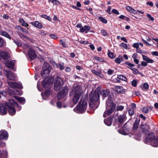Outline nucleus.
I'll use <instances>...</instances> for the list:
<instances>
[{
  "label": "nucleus",
  "mask_w": 158,
  "mask_h": 158,
  "mask_svg": "<svg viewBox=\"0 0 158 158\" xmlns=\"http://www.w3.org/2000/svg\"><path fill=\"white\" fill-rule=\"evenodd\" d=\"M94 59L98 62H102L104 61L103 59L98 56H95L94 57Z\"/></svg>",
  "instance_id": "37"
},
{
  "label": "nucleus",
  "mask_w": 158,
  "mask_h": 158,
  "mask_svg": "<svg viewBox=\"0 0 158 158\" xmlns=\"http://www.w3.org/2000/svg\"><path fill=\"white\" fill-rule=\"evenodd\" d=\"M19 21L21 23L22 25L23 26L25 27H27L29 26L28 24L26 23L24 20L22 18H20L19 19Z\"/></svg>",
  "instance_id": "27"
},
{
  "label": "nucleus",
  "mask_w": 158,
  "mask_h": 158,
  "mask_svg": "<svg viewBox=\"0 0 158 158\" xmlns=\"http://www.w3.org/2000/svg\"><path fill=\"white\" fill-rule=\"evenodd\" d=\"M118 78L121 80L125 81H126L127 80V78L125 76L122 75L118 76Z\"/></svg>",
  "instance_id": "40"
},
{
  "label": "nucleus",
  "mask_w": 158,
  "mask_h": 158,
  "mask_svg": "<svg viewBox=\"0 0 158 158\" xmlns=\"http://www.w3.org/2000/svg\"><path fill=\"white\" fill-rule=\"evenodd\" d=\"M115 91L118 94L123 93L125 92V90L122 86H117L115 87Z\"/></svg>",
  "instance_id": "17"
},
{
  "label": "nucleus",
  "mask_w": 158,
  "mask_h": 158,
  "mask_svg": "<svg viewBox=\"0 0 158 158\" xmlns=\"http://www.w3.org/2000/svg\"><path fill=\"white\" fill-rule=\"evenodd\" d=\"M63 80L58 77H56L55 79L54 84V89L58 91L63 85Z\"/></svg>",
  "instance_id": "5"
},
{
  "label": "nucleus",
  "mask_w": 158,
  "mask_h": 158,
  "mask_svg": "<svg viewBox=\"0 0 158 158\" xmlns=\"http://www.w3.org/2000/svg\"><path fill=\"white\" fill-rule=\"evenodd\" d=\"M68 89L67 87H63L62 90L59 92L57 95V98L58 99H61L65 97L68 94Z\"/></svg>",
  "instance_id": "8"
},
{
  "label": "nucleus",
  "mask_w": 158,
  "mask_h": 158,
  "mask_svg": "<svg viewBox=\"0 0 158 158\" xmlns=\"http://www.w3.org/2000/svg\"><path fill=\"white\" fill-rule=\"evenodd\" d=\"M99 19L101 21L105 23H107V20L102 17H99Z\"/></svg>",
  "instance_id": "41"
},
{
  "label": "nucleus",
  "mask_w": 158,
  "mask_h": 158,
  "mask_svg": "<svg viewBox=\"0 0 158 158\" xmlns=\"http://www.w3.org/2000/svg\"><path fill=\"white\" fill-rule=\"evenodd\" d=\"M10 55L9 53L5 51H2L0 50V58L5 60L9 58Z\"/></svg>",
  "instance_id": "10"
},
{
  "label": "nucleus",
  "mask_w": 158,
  "mask_h": 158,
  "mask_svg": "<svg viewBox=\"0 0 158 158\" xmlns=\"http://www.w3.org/2000/svg\"><path fill=\"white\" fill-rule=\"evenodd\" d=\"M141 87V88L143 89L147 90L149 88V85L147 83H144L143 86L140 85Z\"/></svg>",
  "instance_id": "36"
},
{
  "label": "nucleus",
  "mask_w": 158,
  "mask_h": 158,
  "mask_svg": "<svg viewBox=\"0 0 158 158\" xmlns=\"http://www.w3.org/2000/svg\"><path fill=\"white\" fill-rule=\"evenodd\" d=\"M152 54L153 55H155L158 56V52L156 51L153 52H152Z\"/></svg>",
  "instance_id": "64"
},
{
  "label": "nucleus",
  "mask_w": 158,
  "mask_h": 158,
  "mask_svg": "<svg viewBox=\"0 0 158 158\" xmlns=\"http://www.w3.org/2000/svg\"><path fill=\"white\" fill-rule=\"evenodd\" d=\"M142 40L145 44H147L148 46H150L152 45V44H150L149 43H148L147 41L143 39H142Z\"/></svg>",
  "instance_id": "60"
},
{
  "label": "nucleus",
  "mask_w": 158,
  "mask_h": 158,
  "mask_svg": "<svg viewBox=\"0 0 158 158\" xmlns=\"http://www.w3.org/2000/svg\"><path fill=\"white\" fill-rule=\"evenodd\" d=\"M126 8L127 10L131 13L134 14H135L136 13V11L135 10L129 6H126Z\"/></svg>",
  "instance_id": "30"
},
{
  "label": "nucleus",
  "mask_w": 158,
  "mask_h": 158,
  "mask_svg": "<svg viewBox=\"0 0 158 158\" xmlns=\"http://www.w3.org/2000/svg\"><path fill=\"white\" fill-rule=\"evenodd\" d=\"M71 71L70 68L69 67H67L65 68V71L66 72H70Z\"/></svg>",
  "instance_id": "58"
},
{
  "label": "nucleus",
  "mask_w": 158,
  "mask_h": 158,
  "mask_svg": "<svg viewBox=\"0 0 158 158\" xmlns=\"http://www.w3.org/2000/svg\"><path fill=\"white\" fill-rule=\"evenodd\" d=\"M111 7L110 6H109L108 7L107 10H106V11L107 12L108 14H111L110 10H111Z\"/></svg>",
  "instance_id": "62"
},
{
  "label": "nucleus",
  "mask_w": 158,
  "mask_h": 158,
  "mask_svg": "<svg viewBox=\"0 0 158 158\" xmlns=\"http://www.w3.org/2000/svg\"><path fill=\"white\" fill-rule=\"evenodd\" d=\"M18 35L22 39H27V37L23 34L21 33H18Z\"/></svg>",
  "instance_id": "48"
},
{
  "label": "nucleus",
  "mask_w": 158,
  "mask_h": 158,
  "mask_svg": "<svg viewBox=\"0 0 158 158\" xmlns=\"http://www.w3.org/2000/svg\"><path fill=\"white\" fill-rule=\"evenodd\" d=\"M51 93V92L50 90H47L45 91L44 94V95L48 97L50 95Z\"/></svg>",
  "instance_id": "44"
},
{
  "label": "nucleus",
  "mask_w": 158,
  "mask_h": 158,
  "mask_svg": "<svg viewBox=\"0 0 158 158\" xmlns=\"http://www.w3.org/2000/svg\"><path fill=\"white\" fill-rule=\"evenodd\" d=\"M61 70H63L64 69V63H59L58 67Z\"/></svg>",
  "instance_id": "46"
},
{
  "label": "nucleus",
  "mask_w": 158,
  "mask_h": 158,
  "mask_svg": "<svg viewBox=\"0 0 158 158\" xmlns=\"http://www.w3.org/2000/svg\"><path fill=\"white\" fill-rule=\"evenodd\" d=\"M4 73L8 80H15L17 78L16 76L10 70L8 71L4 69Z\"/></svg>",
  "instance_id": "7"
},
{
  "label": "nucleus",
  "mask_w": 158,
  "mask_h": 158,
  "mask_svg": "<svg viewBox=\"0 0 158 158\" xmlns=\"http://www.w3.org/2000/svg\"><path fill=\"white\" fill-rule=\"evenodd\" d=\"M56 106H57L59 108H61L62 107L61 103L59 102H57Z\"/></svg>",
  "instance_id": "61"
},
{
  "label": "nucleus",
  "mask_w": 158,
  "mask_h": 158,
  "mask_svg": "<svg viewBox=\"0 0 158 158\" xmlns=\"http://www.w3.org/2000/svg\"><path fill=\"white\" fill-rule=\"evenodd\" d=\"M7 107L11 115H13L15 113V110L14 106L9 105Z\"/></svg>",
  "instance_id": "19"
},
{
  "label": "nucleus",
  "mask_w": 158,
  "mask_h": 158,
  "mask_svg": "<svg viewBox=\"0 0 158 158\" xmlns=\"http://www.w3.org/2000/svg\"><path fill=\"white\" fill-rule=\"evenodd\" d=\"M16 28L18 30L22 31L23 32L25 33L26 34H28V32L25 29L22 27L20 26H17L16 27Z\"/></svg>",
  "instance_id": "24"
},
{
  "label": "nucleus",
  "mask_w": 158,
  "mask_h": 158,
  "mask_svg": "<svg viewBox=\"0 0 158 158\" xmlns=\"http://www.w3.org/2000/svg\"><path fill=\"white\" fill-rule=\"evenodd\" d=\"M15 105H17V104L13 100H10L9 103H7L5 104L6 106L7 107L9 105L14 106Z\"/></svg>",
  "instance_id": "28"
},
{
  "label": "nucleus",
  "mask_w": 158,
  "mask_h": 158,
  "mask_svg": "<svg viewBox=\"0 0 158 158\" xmlns=\"http://www.w3.org/2000/svg\"><path fill=\"white\" fill-rule=\"evenodd\" d=\"M52 70V68L50 66L48 63H45L43 65L42 70L41 72V75L42 77L44 78H46L49 75L51 71Z\"/></svg>",
  "instance_id": "3"
},
{
  "label": "nucleus",
  "mask_w": 158,
  "mask_h": 158,
  "mask_svg": "<svg viewBox=\"0 0 158 158\" xmlns=\"http://www.w3.org/2000/svg\"><path fill=\"white\" fill-rule=\"evenodd\" d=\"M42 17L46 19L49 21H50L51 20V18L49 16H47L46 15H42Z\"/></svg>",
  "instance_id": "49"
},
{
  "label": "nucleus",
  "mask_w": 158,
  "mask_h": 158,
  "mask_svg": "<svg viewBox=\"0 0 158 158\" xmlns=\"http://www.w3.org/2000/svg\"><path fill=\"white\" fill-rule=\"evenodd\" d=\"M123 60V57L119 56L118 57L116 58L115 59V61L116 63L118 64H120L121 61Z\"/></svg>",
  "instance_id": "32"
},
{
  "label": "nucleus",
  "mask_w": 158,
  "mask_h": 158,
  "mask_svg": "<svg viewBox=\"0 0 158 158\" xmlns=\"http://www.w3.org/2000/svg\"><path fill=\"white\" fill-rule=\"evenodd\" d=\"M31 23L34 27L40 29L42 27V24L38 21H35V22H32Z\"/></svg>",
  "instance_id": "23"
},
{
  "label": "nucleus",
  "mask_w": 158,
  "mask_h": 158,
  "mask_svg": "<svg viewBox=\"0 0 158 158\" xmlns=\"http://www.w3.org/2000/svg\"><path fill=\"white\" fill-rule=\"evenodd\" d=\"M147 16L148 19L151 21H153L154 20V18L153 17H152L151 15L149 14H147Z\"/></svg>",
  "instance_id": "50"
},
{
  "label": "nucleus",
  "mask_w": 158,
  "mask_h": 158,
  "mask_svg": "<svg viewBox=\"0 0 158 158\" xmlns=\"http://www.w3.org/2000/svg\"><path fill=\"white\" fill-rule=\"evenodd\" d=\"M108 55L109 57L112 59L114 58L115 57V56L114 55V53L112 52H108Z\"/></svg>",
  "instance_id": "39"
},
{
  "label": "nucleus",
  "mask_w": 158,
  "mask_h": 158,
  "mask_svg": "<svg viewBox=\"0 0 158 158\" xmlns=\"http://www.w3.org/2000/svg\"><path fill=\"white\" fill-rule=\"evenodd\" d=\"M123 106H118L117 107V110H122L123 109Z\"/></svg>",
  "instance_id": "55"
},
{
  "label": "nucleus",
  "mask_w": 158,
  "mask_h": 158,
  "mask_svg": "<svg viewBox=\"0 0 158 158\" xmlns=\"http://www.w3.org/2000/svg\"><path fill=\"white\" fill-rule=\"evenodd\" d=\"M138 54L137 53H134L132 57L134 59V61L137 64H138V60L137 59Z\"/></svg>",
  "instance_id": "33"
},
{
  "label": "nucleus",
  "mask_w": 158,
  "mask_h": 158,
  "mask_svg": "<svg viewBox=\"0 0 158 158\" xmlns=\"http://www.w3.org/2000/svg\"><path fill=\"white\" fill-rule=\"evenodd\" d=\"M8 137V134L6 131H3L0 135V139H6Z\"/></svg>",
  "instance_id": "21"
},
{
  "label": "nucleus",
  "mask_w": 158,
  "mask_h": 158,
  "mask_svg": "<svg viewBox=\"0 0 158 158\" xmlns=\"http://www.w3.org/2000/svg\"><path fill=\"white\" fill-rule=\"evenodd\" d=\"M6 106L3 104H0V113L1 114L4 115L7 113Z\"/></svg>",
  "instance_id": "14"
},
{
  "label": "nucleus",
  "mask_w": 158,
  "mask_h": 158,
  "mask_svg": "<svg viewBox=\"0 0 158 158\" xmlns=\"http://www.w3.org/2000/svg\"><path fill=\"white\" fill-rule=\"evenodd\" d=\"M92 72L97 76H99L101 77H103V75L101 74L100 72L97 71L95 70H92Z\"/></svg>",
  "instance_id": "35"
},
{
  "label": "nucleus",
  "mask_w": 158,
  "mask_h": 158,
  "mask_svg": "<svg viewBox=\"0 0 158 158\" xmlns=\"http://www.w3.org/2000/svg\"><path fill=\"white\" fill-rule=\"evenodd\" d=\"M14 42L18 46H21L22 45L21 43L19 40H14Z\"/></svg>",
  "instance_id": "43"
},
{
  "label": "nucleus",
  "mask_w": 158,
  "mask_h": 158,
  "mask_svg": "<svg viewBox=\"0 0 158 158\" xmlns=\"http://www.w3.org/2000/svg\"><path fill=\"white\" fill-rule=\"evenodd\" d=\"M145 140L150 143V145L155 147H158V136H155L153 132H151L145 137Z\"/></svg>",
  "instance_id": "2"
},
{
  "label": "nucleus",
  "mask_w": 158,
  "mask_h": 158,
  "mask_svg": "<svg viewBox=\"0 0 158 158\" xmlns=\"http://www.w3.org/2000/svg\"><path fill=\"white\" fill-rule=\"evenodd\" d=\"M15 63V60H13L11 61H8L5 63L6 66L8 68L12 69Z\"/></svg>",
  "instance_id": "13"
},
{
  "label": "nucleus",
  "mask_w": 158,
  "mask_h": 158,
  "mask_svg": "<svg viewBox=\"0 0 158 158\" xmlns=\"http://www.w3.org/2000/svg\"><path fill=\"white\" fill-rule=\"evenodd\" d=\"M82 92L83 91L80 86L77 84L73 85L69 95L70 96L72 97V101L74 104L77 103Z\"/></svg>",
  "instance_id": "1"
},
{
  "label": "nucleus",
  "mask_w": 158,
  "mask_h": 158,
  "mask_svg": "<svg viewBox=\"0 0 158 158\" xmlns=\"http://www.w3.org/2000/svg\"><path fill=\"white\" fill-rule=\"evenodd\" d=\"M99 98L98 92L96 90L94 93H90L89 94V98L91 100L94 101L95 102H97Z\"/></svg>",
  "instance_id": "9"
},
{
  "label": "nucleus",
  "mask_w": 158,
  "mask_h": 158,
  "mask_svg": "<svg viewBox=\"0 0 158 158\" xmlns=\"http://www.w3.org/2000/svg\"><path fill=\"white\" fill-rule=\"evenodd\" d=\"M138 127V121L137 119L135 121L133 127V131H136L137 130Z\"/></svg>",
  "instance_id": "31"
},
{
  "label": "nucleus",
  "mask_w": 158,
  "mask_h": 158,
  "mask_svg": "<svg viewBox=\"0 0 158 158\" xmlns=\"http://www.w3.org/2000/svg\"><path fill=\"white\" fill-rule=\"evenodd\" d=\"M0 35H3L9 39H10V37L9 34L6 31H2L1 32Z\"/></svg>",
  "instance_id": "34"
},
{
  "label": "nucleus",
  "mask_w": 158,
  "mask_h": 158,
  "mask_svg": "<svg viewBox=\"0 0 158 158\" xmlns=\"http://www.w3.org/2000/svg\"><path fill=\"white\" fill-rule=\"evenodd\" d=\"M125 64L127 65V66L128 68L130 69H132V67L134 66V65L133 64H131L128 62H126L125 63Z\"/></svg>",
  "instance_id": "38"
},
{
  "label": "nucleus",
  "mask_w": 158,
  "mask_h": 158,
  "mask_svg": "<svg viewBox=\"0 0 158 158\" xmlns=\"http://www.w3.org/2000/svg\"><path fill=\"white\" fill-rule=\"evenodd\" d=\"M60 44L64 47H67V45L66 44L65 42L63 41L62 40H60Z\"/></svg>",
  "instance_id": "45"
},
{
  "label": "nucleus",
  "mask_w": 158,
  "mask_h": 158,
  "mask_svg": "<svg viewBox=\"0 0 158 158\" xmlns=\"http://www.w3.org/2000/svg\"><path fill=\"white\" fill-rule=\"evenodd\" d=\"M8 85L12 88L22 89L23 86L20 84L16 83L9 82H8Z\"/></svg>",
  "instance_id": "12"
},
{
  "label": "nucleus",
  "mask_w": 158,
  "mask_h": 158,
  "mask_svg": "<svg viewBox=\"0 0 158 158\" xmlns=\"http://www.w3.org/2000/svg\"><path fill=\"white\" fill-rule=\"evenodd\" d=\"M115 105L113 103L107 102L106 103V110L104 113L103 117H106L107 115H109L114 110Z\"/></svg>",
  "instance_id": "4"
},
{
  "label": "nucleus",
  "mask_w": 158,
  "mask_h": 158,
  "mask_svg": "<svg viewBox=\"0 0 158 158\" xmlns=\"http://www.w3.org/2000/svg\"><path fill=\"white\" fill-rule=\"evenodd\" d=\"M50 37L53 39H56L57 38L56 35L54 34H51L50 35Z\"/></svg>",
  "instance_id": "54"
},
{
  "label": "nucleus",
  "mask_w": 158,
  "mask_h": 158,
  "mask_svg": "<svg viewBox=\"0 0 158 158\" xmlns=\"http://www.w3.org/2000/svg\"><path fill=\"white\" fill-rule=\"evenodd\" d=\"M114 71L113 70L109 69L107 71V73L109 75H112Z\"/></svg>",
  "instance_id": "59"
},
{
  "label": "nucleus",
  "mask_w": 158,
  "mask_h": 158,
  "mask_svg": "<svg viewBox=\"0 0 158 158\" xmlns=\"http://www.w3.org/2000/svg\"><path fill=\"white\" fill-rule=\"evenodd\" d=\"M142 131L143 133L146 134L148 131V126L146 124H142L141 127Z\"/></svg>",
  "instance_id": "26"
},
{
  "label": "nucleus",
  "mask_w": 158,
  "mask_h": 158,
  "mask_svg": "<svg viewBox=\"0 0 158 158\" xmlns=\"http://www.w3.org/2000/svg\"><path fill=\"white\" fill-rule=\"evenodd\" d=\"M14 97L19 103L22 104H23L24 103L25 101L24 98L22 97H19L17 96H15Z\"/></svg>",
  "instance_id": "25"
},
{
  "label": "nucleus",
  "mask_w": 158,
  "mask_h": 158,
  "mask_svg": "<svg viewBox=\"0 0 158 158\" xmlns=\"http://www.w3.org/2000/svg\"><path fill=\"white\" fill-rule=\"evenodd\" d=\"M129 113L131 115H133L134 113V110L133 108H131L129 110Z\"/></svg>",
  "instance_id": "47"
},
{
  "label": "nucleus",
  "mask_w": 158,
  "mask_h": 158,
  "mask_svg": "<svg viewBox=\"0 0 158 158\" xmlns=\"http://www.w3.org/2000/svg\"><path fill=\"white\" fill-rule=\"evenodd\" d=\"M28 54L29 57L31 59H34L36 56V55L35 51L32 49H30L29 50Z\"/></svg>",
  "instance_id": "16"
},
{
  "label": "nucleus",
  "mask_w": 158,
  "mask_h": 158,
  "mask_svg": "<svg viewBox=\"0 0 158 158\" xmlns=\"http://www.w3.org/2000/svg\"><path fill=\"white\" fill-rule=\"evenodd\" d=\"M101 33L102 35H103L104 36H106L107 35V33L106 31L104 30H101Z\"/></svg>",
  "instance_id": "51"
},
{
  "label": "nucleus",
  "mask_w": 158,
  "mask_h": 158,
  "mask_svg": "<svg viewBox=\"0 0 158 158\" xmlns=\"http://www.w3.org/2000/svg\"><path fill=\"white\" fill-rule=\"evenodd\" d=\"M120 46L123 48H125V49H126L127 48V44H124V43H121L120 45Z\"/></svg>",
  "instance_id": "52"
},
{
  "label": "nucleus",
  "mask_w": 158,
  "mask_h": 158,
  "mask_svg": "<svg viewBox=\"0 0 158 158\" xmlns=\"http://www.w3.org/2000/svg\"><path fill=\"white\" fill-rule=\"evenodd\" d=\"M4 44V41L0 37V47L3 46Z\"/></svg>",
  "instance_id": "56"
},
{
  "label": "nucleus",
  "mask_w": 158,
  "mask_h": 158,
  "mask_svg": "<svg viewBox=\"0 0 158 158\" xmlns=\"http://www.w3.org/2000/svg\"><path fill=\"white\" fill-rule=\"evenodd\" d=\"M42 85L45 88L48 87L49 85V83L48 82L47 79H45L43 81Z\"/></svg>",
  "instance_id": "29"
},
{
  "label": "nucleus",
  "mask_w": 158,
  "mask_h": 158,
  "mask_svg": "<svg viewBox=\"0 0 158 158\" xmlns=\"http://www.w3.org/2000/svg\"><path fill=\"white\" fill-rule=\"evenodd\" d=\"M99 105L98 102H95L94 101L91 100L89 103V106L92 110H94L97 109Z\"/></svg>",
  "instance_id": "11"
},
{
  "label": "nucleus",
  "mask_w": 158,
  "mask_h": 158,
  "mask_svg": "<svg viewBox=\"0 0 158 158\" xmlns=\"http://www.w3.org/2000/svg\"><path fill=\"white\" fill-rule=\"evenodd\" d=\"M87 106V103L86 101H81L76 107L77 111L80 112H83L85 110Z\"/></svg>",
  "instance_id": "6"
},
{
  "label": "nucleus",
  "mask_w": 158,
  "mask_h": 158,
  "mask_svg": "<svg viewBox=\"0 0 158 158\" xmlns=\"http://www.w3.org/2000/svg\"><path fill=\"white\" fill-rule=\"evenodd\" d=\"M112 118L111 117H109L104 120L105 123L107 126H110L112 123Z\"/></svg>",
  "instance_id": "18"
},
{
  "label": "nucleus",
  "mask_w": 158,
  "mask_h": 158,
  "mask_svg": "<svg viewBox=\"0 0 158 158\" xmlns=\"http://www.w3.org/2000/svg\"><path fill=\"white\" fill-rule=\"evenodd\" d=\"M90 27L87 25L85 26L84 27H82L81 29H80V32H85L87 33L88 31L90 30Z\"/></svg>",
  "instance_id": "20"
},
{
  "label": "nucleus",
  "mask_w": 158,
  "mask_h": 158,
  "mask_svg": "<svg viewBox=\"0 0 158 158\" xmlns=\"http://www.w3.org/2000/svg\"><path fill=\"white\" fill-rule=\"evenodd\" d=\"M110 91L107 89L102 90L101 91L102 95L103 97H107L110 94Z\"/></svg>",
  "instance_id": "22"
},
{
  "label": "nucleus",
  "mask_w": 158,
  "mask_h": 158,
  "mask_svg": "<svg viewBox=\"0 0 158 158\" xmlns=\"http://www.w3.org/2000/svg\"><path fill=\"white\" fill-rule=\"evenodd\" d=\"M90 2L89 0H85L84 2V3L85 5H88L89 4Z\"/></svg>",
  "instance_id": "63"
},
{
  "label": "nucleus",
  "mask_w": 158,
  "mask_h": 158,
  "mask_svg": "<svg viewBox=\"0 0 158 158\" xmlns=\"http://www.w3.org/2000/svg\"><path fill=\"white\" fill-rule=\"evenodd\" d=\"M112 12L113 13L115 14L116 15H118L119 14L118 11L115 9H112Z\"/></svg>",
  "instance_id": "53"
},
{
  "label": "nucleus",
  "mask_w": 158,
  "mask_h": 158,
  "mask_svg": "<svg viewBox=\"0 0 158 158\" xmlns=\"http://www.w3.org/2000/svg\"><path fill=\"white\" fill-rule=\"evenodd\" d=\"M126 119V115L125 114L120 115L118 117V123L119 125H122L123 122Z\"/></svg>",
  "instance_id": "15"
},
{
  "label": "nucleus",
  "mask_w": 158,
  "mask_h": 158,
  "mask_svg": "<svg viewBox=\"0 0 158 158\" xmlns=\"http://www.w3.org/2000/svg\"><path fill=\"white\" fill-rule=\"evenodd\" d=\"M132 85L134 87H135L136 86L137 84V82L135 80H134L132 81Z\"/></svg>",
  "instance_id": "57"
},
{
  "label": "nucleus",
  "mask_w": 158,
  "mask_h": 158,
  "mask_svg": "<svg viewBox=\"0 0 158 158\" xmlns=\"http://www.w3.org/2000/svg\"><path fill=\"white\" fill-rule=\"evenodd\" d=\"M142 111L144 113H147L148 112L149 109L147 107H144L142 109Z\"/></svg>",
  "instance_id": "42"
}]
</instances>
